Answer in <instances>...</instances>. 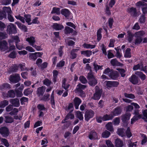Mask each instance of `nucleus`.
Here are the masks:
<instances>
[{
    "label": "nucleus",
    "instance_id": "obj_1",
    "mask_svg": "<svg viewBox=\"0 0 147 147\" xmlns=\"http://www.w3.org/2000/svg\"><path fill=\"white\" fill-rule=\"evenodd\" d=\"M7 31L9 34H16L17 32L16 27L12 23H9L7 26Z\"/></svg>",
    "mask_w": 147,
    "mask_h": 147
},
{
    "label": "nucleus",
    "instance_id": "obj_2",
    "mask_svg": "<svg viewBox=\"0 0 147 147\" xmlns=\"http://www.w3.org/2000/svg\"><path fill=\"white\" fill-rule=\"evenodd\" d=\"M102 91L97 86L95 87V93L92 98L94 100H98L100 98Z\"/></svg>",
    "mask_w": 147,
    "mask_h": 147
},
{
    "label": "nucleus",
    "instance_id": "obj_3",
    "mask_svg": "<svg viewBox=\"0 0 147 147\" xmlns=\"http://www.w3.org/2000/svg\"><path fill=\"white\" fill-rule=\"evenodd\" d=\"M10 81L14 83L18 82L21 80L20 74H15L11 75L9 76Z\"/></svg>",
    "mask_w": 147,
    "mask_h": 147
},
{
    "label": "nucleus",
    "instance_id": "obj_4",
    "mask_svg": "<svg viewBox=\"0 0 147 147\" xmlns=\"http://www.w3.org/2000/svg\"><path fill=\"white\" fill-rule=\"evenodd\" d=\"M136 5L139 6L142 9L143 13L145 14L147 13V4L144 2L140 1L136 3Z\"/></svg>",
    "mask_w": 147,
    "mask_h": 147
},
{
    "label": "nucleus",
    "instance_id": "obj_5",
    "mask_svg": "<svg viewBox=\"0 0 147 147\" xmlns=\"http://www.w3.org/2000/svg\"><path fill=\"white\" fill-rule=\"evenodd\" d=\"M94 112L92 110H88L86 111L85 114V119L88 121L89 119L92 118L94 116Z\"/></svg>",
    "mask_w": 147,
    "mask_h": 147
},
{
    "label": "nucleus",
    "instance_id": "obj_6",
    "mask_svg": "<svg viewBox=\"0 0 147 147\" xmlns=\"http://www.w3.org/2000/svg\"><path fill=\"white\" fill-rule=\"evenodd\" d=\"M86 87V85L79 84L77 85L75 89V91L81 94H82L84 95L85 93L83 91V90Z\"/></svg>",
    "mask_w": 147,
    "mask_h": 147
},
{
    "label": "nucleus",
    "instance_id": "obj_7",
    "mask_svg": "<svg viewBox=\"0 0 147 147\" xmlns=\"http://www.w3.org/2000/svg\"><path fill=\"white\" fill-rule=\"evenodd\" d=\"M7 42L5 40L0 41V50L1 52L7 51L8 49Z\"/></svg>",
    "mask_w": 147,
    "mask_h": 147
},
{
    "label": "nucleus",
    "instance_id": "obj_8",
    "mask_svg": "<svg viewBox=\"0 0 147 147\" xmlns=\"http://www.w3.org/2000/svg\"><path fill=\"white\" fill-rule=\"evenodd\" d=\"M0 133L5 138L7 137L9 133L8 128L5 127H3L0 128Z\"/></svg>",
    "mask_w": 147,
    "mask_h": 147
},
{
    "label": "nucleus",
    "instance_id": "obj_9",
    "mask_svg": "<svg viewBox=\"0 0 147 147\" xmlns=\"http://www.w3.org/2000/svg\"><path fill=\"white\" fill-rule=\"evenodd\" d=\"M88 137L91 140H98L100 138V137L94 131H92L89 133Z\"/></svg>",
    "mask_w": 147,
    "mask_h": 147
},
{
    "label": "nucleus",
    "instance_id": "obj_10",
    "mask_svg": "<svg viewBox=\"0 0 147 147\" xmlns=\"http://www.w3.org/2000/svg\"><path fill=\"white\" fill-rule=\"evenodd\" d=\"M107 82L106 86L108 88L117 87L119 84L118 82L117 81H107Z\"/></svg>",
    "mask_w": 147,
    "mask_h": 147
},
{
    "label": "nucleus",
    "instance_id": "obj_11",
    "mask_svg": "<svg viewBox=\"0 0 147 147\" xmlns=\"http://www.w3.org/2000/svg\"><path fill=\"white\" fill-rule=\"evenodd\" d=\"M129 81L133 84H136L138 82V78L135 75H132L129 79Z\"/></svg>",
    "mask_w": 147,
    "mask_h": 147
},
{
    "label": "nucleus",
    "instance_id": "obj_12",
    "mask_svg": "<svg viewBox=\"0 0 147 147\" xmlns=\"http://www.w3.org/2000/svg\"><path fill=\"white\" fill-rule=\"evenodd\" d=\"M45 86H42L38 88L36 91L37 94L38 96H42L45 92Z\"/></svg>",
    "mask_w": 147,
    "mask_h": 147
},
{
    "label": "nucleus",
    "instance_id": "obj_13",
    "mask_svg": "<svg viewBox=\"0 0 147 147\" xmlns=\"http://www.w3.org/2000/svg\"><path fill=\"white\" fill-rule=\"evenodd\" d=\"M127 12L130 13L131 15L134 16H136L137 15V13L135 8H129L127 9Z\"/></svg>",
    "mask_w": 147,
    "mask_h": 147
},
{
    "label": "nucleus",
    "instance_id": "obj_14",
    "mask_svg": "<svg viewBox=\"0 0 147 147\" xmlns=\"http://www.w3.org/2000/svg\"><path fill=\"white\" fill-rule=\"evenodd\" d=\"M26 40L28 42L29 45L32 46L36 42L35 37L33 36H30L26 38Z\"/></svg>",
    "mask_w": 147,
    "mask_h": 147
},
{
    "label": "nucleus",
    "instance_id": "obj_15",
    "mask_svg": "<svg viewBox=\"0 0 147 147\" xmlns=\"http://www.w3.org/2000/svg\"><path fill=\"white\" fill-rule=\"evenodd\" d=\"M109 77L112 79L115 80L119 77V74L116 71L111 72L109 75Z\"/></svg>",
    "mask_w": 147,
    "mask_h": 147
},
{
    "label": "nucleus",
    "instance_id": "obj_16",
    "mask_svg": "<svg viewBox=\"0 0 147 147\" xmlns=\"http://www.w3.org/2000/svg\"><path fill=\"white\" fill-rule=\"evenodd\" d=\"M10 102L15 107H18L20 105L19 100L17 98L12 99L10 100Z\"/></svg>",
    "mask_w": 147,
    "mask_h": 147
},
{
    "label": "nucleus",
    "instance_id": "obj_17",
    "mask_svg": "<svg viewBox=\"0 0 147 147\" xmlns=\"http://www.w3.org/2000/svg\"><path fill=\"white\" fill-rule=\"evenodd\" d=\"M122 110L121 108L119 107H118L115 108L113 111L112 113L113 117L115 116H117L120 114L121 113Z\"/></svg>",
    "mask_w": 147,
    "mask_h": 147
},
{
    "label": "nucleus",
    "instance_id": "obj_18",
    "mask_svg": "<svg viewBox=\"0 0 147 147\" xmlns=\"http://www.w3.org/2000/svg\"><path fill=\"white\" fill-rule=\"evenodd\" d=\"M82 101L81 99L78 97H76L74 99V103L75 108L78 109L79 106L81 103Z\"/></svg>",
    "mask_w": 147,
    "mask_h": 147
},
{
    "label": "nucleus",
    "instance_id": "obj_19",
    "mask_svg": "<svg viewBox=\"0 0 147 147\" xmlns=\"http://www.w3.org/2000/svg\"><path fill=\"white\" fill-rule=\"evenodd\" d=\"M61 14L64 15L65 17L69 16L70 14V11L67 9H63L61 11Z\"/></svg>",
    "mask_w": 147,
    "mask_h": 147
},
{
    "label": "nucleus",
    "instance_id": "obj_20",
    "mask_svg": "<svg viewBox=\"0 0 147 147\" xmlns=\"http://www.w3.org/2000/svg\"><path fill=\"white\" fill-rule=\"evenodd\" d=\"M15 24H17L18 28L21 30H24L25 32L27 31V29L25 25L22 24L19 22H16Z\"/></svg>",
    "mask_w": 147,
    "mask_h": 147
},
{
    "label": "nucleus",
    "instance_id": "obj_21",
    "mask_svg": "<svg viewBox=\"0 0 147 147\" xmlns=\"http://www.w3.org/2000/svg\"><path fill=\"white\" fill-rule=\"evenodd\" d=\"M19 66L17 64H14L13 66H11L9 70V72H16L18 70Z\"/></svg>",
    "mask_w": 147,
    "mask_h": 147
},
{
    "label": "nucleus",
    "instance_id": "obj_22",
    "mask_svg": "<svg viewBox=\"0 0 147 147\" xmlns=\"http://www.w3.org/2000/svg\"><path fill=\"white\" fill-rule=\"evenodd\" d=\"M127 39L128 41L130 43L133 40L134 35L130 31H127Z\"/></svg>",
    "mask_w": 147,
    "mask_h": 147
},
{
    "label": "nucleus",
    "instance_id": "obj_23",
    "mask_svg": "<svg viewBox=\"0 0 147 147\" xmlns=\"http://www.w3.org/2000/svg\"><path fill=\"white\" fill-rule=\"evenodd\" d=\"M53 28L56 30H59L63 28L64 26L61 24L55 23L53 24Z\"/></svg>",
    "mask_w": 147,
    "mask_h": 147
},
{
    "label": "nucleus",
    "instance_id": "obj_24",
    "mask_svg": "<svg viewBox=\"0 0 147 147\" xmlns=\"http://www.w3.org/2000/svg\"><path fill=\"white\" fill-rule=\"evenodd\" d=\"M67 80L65 78H63L62 81V87L65 90H67L69 87V85L66 83Z\"/></svg>",
    "mask_w": 147,
    "mask_h": 147
},
{
    "label": "nucleus",
    "instance_id": "obj_25",
    "mask_svg": "<svg viewBox=\"0 0 147 147\" xmlns=\"http://www.w3.org/2000/svg\"><path fill=\"white\" fill-rule=\"evenodd\" d=\"M135 74L138 75L142 80H144L146 79V76L141 71H136L135 72Z\"/></svg>",
    "mask_w": 147,
    "mask_h": 147
},
{
    "label": "nucleus",
    "instance_id": "obj_26",
    "mask_svg": "<svg viewBox=\"0 0 147 147\" xmlns=\"http://www.w3.org/2000/svg\"><path fill=\"white\" fill-rule=\"evenodd\" d=\"M98 83L97 80L95 78L89 80L88 83L91 86H94Z\"/></svg>",
    "mask_w": 147,
    "mask_h": 147
},
{
    "label": "nucleus",
    "instance_id": "obj_27",
    "mask_svg": "<svg viewBox=\"0 0 147 147\" xmlns=\"http://www.w3.org/2000/svg\"><path fill=\"white\" fill-rule=\"evenodd\" d=\"M69 39H72V38L70 37L66 38L65 39V41L68 46H72L74 45L75 42L71 40H69Z\"/></svg>",
    "mask_w": 147,
    "mask_h": 147
},
{
    "label": "nucleus",
    "instance_id": "obj_28",
    "mask_svg": "<svg viewBox=\"0 0 147 147\" xmlns=\"http://www.w3.org/2000/svg\"><path fill=\"white\" fill-rule=\"evenodd\" d=\"M5 121L7 123H11L14 121V119L10 116H5Z\"/></svg>",
    "mask_w": 147,
    "mask_h": 147
},
{
    "label": "nucleus",
    "instance_id": "obj_29",
    "mask_svg": "<svg viewBox=\"0 0 147 147\" xmlns=\"http://www.w3.org/2000/svg\"><path fill=\"white\" fill-rule=\"evenodd\" d=\"M113 118V115L112 114L109 115L106 114L103 116V121H106L112 119Z\"/></svg>",
    "mask_w": 147,
    "mask_h": 147
},
{
    "label": "nucleus",
    "instance_id": "obj_30",
    "mask_svg": "<svg viewBox=\"0 0 147 147\" xmlns=\"http://www.w3.org/2000/svg\"><path fill=\"white\" fill-rule=\"evenodd\" d=\"M115 146L117 147H121L123 146V142L119 139H117L116 140L115 142Z\"/></svg>",
    "mask_w": 147,
    "mask_h": 147
},
{
    "label": "nucleus",
    "instance_id": "obj_31",
    "mask_svg": "<svg viewBox=\"0 0 147 147\" xmlns=\"http://www.w3.org/2000/svg\"><path fill=\"white\" fill-rule=\"evenodd\" d=\"M81 53L82 54L87 57H89L92 55V51L89 50L82 51Z\"/></svg>",
    "mask_w": 147,
    "mask_h": 147
},
{
    "label": "nucleus",
    "instance_id": "obj_32",
    "mask_svg": "<svg viewBox=\"0 0 147 147\" xmlns=\"http://www.w3.org/2000/svg\"><path fill=\"white\" fill-rule=\"evenodd\" d=\"M3 11H2L3 12L5 13L6 15V13H7V15L8 14H11L12 13V11L11 10L10 7H5L3 8Z\"/></svg>",
    "mask_w": 147,
    "mask_h": 147
},
{
    "label": "nucleus",
    "instance_id": "obj_33",
    "mask_svg": "<svg viewBox=\"0 0 147 147\" xmlns=\"http://www.w3.org/2000/svg\"><path fill=\"white\" fill-rule=\"evenodd\" d=\"M73 31V29L68 26H66L64 30V33L66 34H70L72 33Z\"/></svg>",
    "mask_w": 147,
    "mask_h": 147
},
{
    "label": "nucleus",
    "instance_id": "obj_34",
    "mask_svg": "<svg viewBox=\"0 0 147 147\" xmlns=\"http://www.w3.org/2000/svg\"><path fill=\"white\" fill-rule=\"evenodd\" d=\"M131 114L130 113H126L125 115H123L122 117V120L123 121H125L129 119Z\"/></svg>",
    "mask_w": 147,
    "mask_h": 147
},
{
    "label": "nucleus",
    "instance_id": "obj_35",
    "mask_svg": "<svg viewBox=\"0 0 147 147\" xmlns=\"http://www.w3.org/2000/svg\"><path fill=\"white\" fill-rule=\"evenodd\" d=\"M145 34V32L143 31H140L137 32L134 34L135 37L138 38H142V37Z\"/></svg>",
    "mask_w": 147,
    "mask_h": 147
},
{
    "label": "nucleus",
    "instance_id": "obj_36",
    "mask_svg": "<svg viewBox=\"0 0 147 147\" xmlns=\"http://www.w3.org/2000/svg\"><path fill=\"white\" fill-rule=\"evenodd\" d=\"M60 9L59 8L54 7L51 12V13H55L57 15L60 14Z\"/></svg>",
    "mask_w": 147,
    "mask_h": 147
},
{
    "label": "nucleus",
    "instance_id": "obj_37",
    "mask_svg": "<svg viewBox=\"0 0 147 147\" xmlns=\"http://www.w3.org/2000/svg\"><path fill=\"white\" fill-rule=\"evenodd\" d=\"M78 49H75L72 50L71 52V58L72 59H74L76 57L77 54L75 53L78 51Z\"/></svg>",
    "mask_w": 147,
    "mask_h": 147
},
{
    "label": "nucleus",
    "instance_id": "obj_38",
    "mask_svg": "<svg viewBox=\"0 0 147 147\" xmlns=\"http://www.w3.org/2000/svg\"><path fill=\"white\" fill-rule=\"evenodd\" d=\"M125 130L123 128H120L118 129L117 133V134L120 136H121L122 137L125 136V134L124 131Z\"/></svg>",
    "mask_w": 147,
    "mask_h": 147
},
{
    "label": "nucleus",
    "instance_id": "obj_39",
    "mask_svg": "<svg viewBox=\"0 0 147 147\" xmlns=\"http://www.w3.org/2000/svg\"><path fill=\"white\" fill-rule=\"evenodd\" d=\"M25 20L29 25H31L32 23L31 22V16L29 15H24Z\"/></svg>",
    "mask_w": 147,
    "mask_h": 147
},
{
    "label": "nucleus",
    "instance_id": "obj_40",
    "mask_svg": "<svg viewBox=\"0 0 147 147\" xmlns=\"http://www.w3.org/2000/svg\"><path fill=\"white\" fill-rule=\"evenodd\" d=\"M136 39L135 40L134 43L136 45H138L142 42V38H138L135 37Z\"/></svg>",
    "mask_w": 147,
    "mask_h": 147
},
{
    "label": "nucleus",
    "instance_id": "obj_41",
    "mask_svg": "<svg viewBox=\"0 0 147 147\" xmlns=\"http://www.w3.org/2000/svg\"><path fill=\"white\" fill-rule=\"evenodd\" d=\"M76 117L80 120H82L84 119L83 114L82 112L77 111L76 112Z\"/></svg>",
    "mask_w": 147,
    "mask_h": 147
},
{
    "label": "nucleus",
    "instance_id": "obj_42",
    "mask_svg": "<svg viewBox=\"0 0 147 147\" xmlns=\"http://www.w3.org/2000/svg\"><path fill=\"white\" fill-rule=\"evenodd\" d=\"M74 118V116L73 114L71 113V112H69L66 116L64 120H67L69 119H73Z\"/></svg>",
    "mask_w": 147,
    "mask_h": 147
},
{
    "label": "nucleus",
    "instance_id": "obj_43",
    "mask_svg": "<svg viewBox=\"0 0 147 147\" xmlns=\"http://www.w3.org/2000/svg\"><path fill=\"white\" fill-rule=\"evenodd\" d=\"M131 49L129 48H127L125 52L124 56L126 58H130L131 57L130 53Z\"/></svg>",
    "mask_w": 147,
    "mask_h": 147
},
{
    "label": "nucleus",
    "instance_id": "obj_44",
    "mask_svg": "<svg viewBox=\"0 0 147 147\" xmlns=\"http://www.w3.org/2000/svg\"><path fill=\"white\" fill-rule=\"evenodd\" d=\"M102 29L101 28H100L97 31V40L98 41H99L102 38V35L101 34V31Z\"/></svg>",
    "mask_w": 147,
    "mask_h": 147
},
{
    "label": "nucleus",
    "instance_id": "obj_45",
    "mask_svg": "<svg viewBox=\"0 0 147 147\" xmlns=\"http://www.w3.org/2000/svg\"><path fill=\"white\" fill-rule=\"evenodd\" d=\"M106 127L107 129L111 131V132L113 131V129L112 125V124L111 123L109 122L106 125Z\"/></svg>",
    "mask_w": 147,
    "mask_h": 147
},
{
    "label": "nucleus",
    "instance_id": "obj_46",
    "mask_svg": "<svg viewBox=\"0 0 147 147\" xmlns=\"http://www.w3.org/2000/svg\"><path fill=\"white\" fill-rule=\"evenodd\" d=\"M50 94H45L43 97L40 98L41 100L47 101L49 100Z\"/></svg>",
    "mask_w": 147,
    "mask_h": 147
},
{
    "label": "nucleus",
    "instance_id": "obj_47",
    "mask_svg": "<svg viewBox=\"0 0 147 147\" xmlns=\"http://www.w3.org/2000/svg\"><path fill=\"white\" fill-rule=\"evenodd\" d=\"M93 66L94 67V69L96 72L99 69L102 70V67L103 66H100L95 63H93Z\"/></svg>",
    "mask_w": 147,
    "mask_h": 147
},
{
    "label": "nucleus",
    "instance_id": "obj_48",
    "mask_svg": "<svg viewBox=\"0 0 147 147\" xmlns=\"http://www.w3.org/2000/svg\"><path fill=\"white\" fill-rule=\"evenodd\" d=\"M110 135V133L107 130L105 131L102 134V137L104 138H107L109 137Z\"/></svg>",
    "mask_w": 147,
    "mask_h": 147
},
{
    "label": "nucleus",
    "instance_id": "obj_49",
    "mask_svg": "<svg viewBox=\"0 0 147 147\" xmlns=\"http://www.w3.org/2000/svg\"><path fill=\"white\" fill-rule=\"evenodd\" d=\"M8 104V101L4 100L0 102V108H4Z\"/></svg>",
    "mask_w": 147,
    "mask_h": 147
},
{
    "label": "nucleus",
    "instance_id": "obj_50",
    "mask_svg": "<svg viewBox=\"0 0 147 147\" xmlns=\"http://www.w3.org/2000/svg\"><path fill=\"white\" fill-rule=\"evenodd\" d=\"M10 87L9 84L5 83L3 84L0 86V89L2 90H3L6 88H10Z\"/></svg>",
    "mask_w": 147,
    "mask_h": 147
},
{
    "label": "nucleus",
    "instance_id": "obj_51",
    "mask_svg": "<svg viewBox=\"0 0 147 147\" xmlns=\"http://www.w3.org/2000/svg\"><path fill=\"white\" fill-rule=\"evenodd\" d=\"M13 42L11 40H10L9 41V49H8L7 51L6 52V53H9L11 51L13 50H14L16 49V47L14 45H11V43Z\"/></svg>",
    "mask_w": 147,
    "mask_h": 147
},
{
    "label": "nucleus",
    "instance_id": "obj_52",
    "mask_svg": "<svg viewBox=\"0 0 147 147\" xmlns=\"http://www.w3.org/2000/svg\"><path fill=\"white\" fill-rule=\"evenodd\" d=\"M65 110L67 111H69L70 112H72L74 110L73 105L72 103H70L67 107L65 108Z\"/></svg>",
    "mask_w": 147,
    "mask_h": 147
},
{
    "label": "nucleus",
    "instance_id": "obj_53",
    "mask_svg": "<svg viewBox=\"0 0 147 147\" xmlns=\"http://www.w3.org/2000/svg\"><path fill=\"white\" fill-rule=\"evenodd\" d=\"M43 82V84L47 86H49L52 84L51 81L47 78L45 79Z\"/></svg>",
    "mask_w": 147,
    "mask_h": 147
},
{
    "label": "nucleus",
    "instance_id": "obj_54",
    "mask_svg": "<svg viewBox=\"0 0 147 147\" xmlns=\"http://www.w3.org/2000/svg\"><path fill=\"white\" fill-rule=\"evenodd\" d=\"M33 92V90H30L29 88L25 89L24 92V94L26 96H28L29 94L32 93Z\"/></svg>",
    "mask_w": 147,
    "mask_h": 147
},
{
    "label": "nucleus",
    "instance_id": "obj_55",
    "mask_svg": "<svg viewBox=\"0 0 147 147\" xmlns=\"http://www.w3.org/2000/svg\"><path fill=\"white\" fill-rule=\"evenodd\" d=\"M124 95L125 97L131 99H133L135 98V96L134 94H127V93H125L124 94Z\"/></svg>",
    "mask_w": 147,
    "mask_h": 147
},
{
    "label": "nucleus",
    "instance_id": "obj_56",
    "mask_svg": "<svg viewBox=\"0 0 147 147\" xmlns=\"http://www.w3.org/2000/svg\"><path fill=\"white\" fill-rule=\"evenodd\" d=\"M79 80L81 82L84 84H85L87 82V81L86 78L83 76H81L79 77Z\"/></svg>",
    "mask_w": 147,
    "mask_h": 147
},
{
    "label": "nucleus",
    "instance_id": "obj_57",
    "mask_svg": "<svg viewBox=\"0 0 147 147\" xmlns=\"http://www.w3.org/2000/svg\"><path fill=\"white\" fill-rule=\"evenodd\" d=\"M111 63L113 66L118 65H119V63L116 59H112Z\"/></svg>",
    "mask_w": 147,
    "mask_h": 147
},
{
    "label": "nucleus",
    "instance_id": "obj_58",
    "mask_svg": "<svg viewBox=\"0 0 147 147\" xmlns=\"http://www.w3.org/2000/svg\"><path fill=\"white\" fill-rule=\"evenodd\" d=\"M9 97L13 98L15 96V93L13 90H11L8 92Z\"/></svg>",
    "mask_w": 147,
    "mask_h": 147
},
{
    "label": "nucleus",
    "instance_id": "obj_59",
    "mask_svg": "<svg viewBox=\"0 0 147 147\" xmlns=\"http://www.w3.org/2000/svg\"><path fill=\"white\" fill-rule=\"evenodd\" d=\"M95 77L92 74V71L91 69L90 70V72L88 73L87 76V79L88 80H89L90 79H92Z\"/></svg>",
    "mask_w": 147,
    "mask_h": 147
},
{
    "label": "nucleus",
    "instance_id": "obj_60",
    "mask_svg": "<svg viewBox=\"0 0 147 147\" xmlns=\"http://www.w3.org/2000/svg\"><path fill=\"white\" fill-rule=\"evenodd\" d=\"M2 142L3 143L4 145L7 147H8L9 144L8 143L7 140L5 138H2L1 140Z\"/></svg>",
    "mask_w": 147,
    "mask_h": 147
},
{
    "label": "nucleus",
    "instance_id": "obj_61",
    "mask_svg": "<svg viewBox=\"0 0 147 147\" xmlns=\"http://www.w3.org/2000/svg\"><path fill=\"white\" fill-rule=\"evenodd\" d=\"M16 52L15 51H13L8 55V57L11 58H14L16 57Z\"/></svg>",
    "mask_w": 147,
    "mask_h": 147
},
{
    "label": "nucleus",
    "instance_id": "obj_62",
    "mask_svg": "<svg viewBox=\"0 0 147 147\" xmlns=\"http://www.w3.org/2000/svg\"><path fill=\"white\" fill-rule=\"evenodd\" d=\"M19 66V68L20 67L21 71L28 70V69L26 67L24 64H20L18 65Z\"/></svg>",
    "mask_w": 147,
    "mask_h": 147
},
{
    "label": "nucleus",
    "instance_id": "obj_63",
    "mask_svg": "<svg viewBox=\"0 0 147 147\" xmlns=\"http://www.w3.org/2000/svg\"><path fill=\"white\" fill-rule=\"evenodd\" d=\"M7 36V34L5 32H0V40L4 39L6 38Z\"/></svg>",
    "mask_w": 147,
    "mask_h": 147
},
{
    "label": "nucleus",
    "instance_id": "obj_64",
    "mask_svg": "<svg viewBox=\"0 0 147 147\" xmlns=\"http://www.w3.org/2000/svg\"><path fill=\"white\" fill-rule=\"evenodd\" d=\"M12 39L13 41L15 42L16 44L18 43L20 41L19 37L17 36H12Z\"/></svg>",
    "mask_w": 147,
    "mask_h": 147
}]
</instances>
